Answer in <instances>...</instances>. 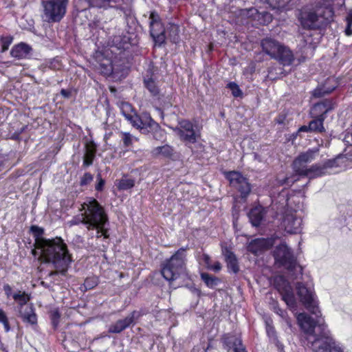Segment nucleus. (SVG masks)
<instances>
[{
  "mask_svg": "<svg viewBox=\"0 0 352 352\" xmlns=\"http://www.w3.org/2000/svg\"><path fill=\"white\" fill-rule=\"evenodd\" d=\"M296 287L301 302L318 318L314 321L305 313L297 316L298 324L305 333L307 346L315 352H344L341 344L332 337L324 319L320 317V311L312 285H305L302 283H298Z\"/></svg>",
  "mask_w": 352,
  "mask_h": 352,
  "instance_id": "obj_1",
  "label": "nucleus"
},
{
  "mask_svg": "<svg viewBox=\"0 0 352 352\" xmlns=\"http://www.w3.org/2000/svg\"><path fill=\"white\" fill-rule=\"evenodd\" d=\"M98 284V279L96 277L87 278L85 280L84 285L86 289H91L96 286Z\"/></svg>",
  "mask_w": 352,
  "mask_h": 352,
  "instance_id": "obj_46",
  "label": "nucleus"
},
{
  "mask_svg": "<svg viewBox=\"0 0 352 352\" xmlns=\"http://www.w3.org/2000/svg\"><path fill=\"white\" fill-rule=\"evenodd\" d=\"M274 285L282 296V300L286 303L292 311H296L297 302L290 283L283 276L278 275L274 278Z\"/></svg>",
  "mask_w": 352,
  "mask_h": 352,
  "instance_id": "obj_10",
  "label": "nucleus"
},
{
  "mask_svg": "<svg viewBox=\"0 0 352 352\" xmlns=\"http://www.w3.org/2000/svg\"><path fill=\"white\" fill-rule=\"evenodd\" d=\"M131 124L145 133L160 129L159 124L152 119L148 113H143L140 116L137 115Z\"/></svg>",
  "mask_w": 352,
  "mask_h": 352,
  "instance_id": "obj_16",
  "label": "nucleus"
},
{
  "mask_svg": "<svg viewBox=\"0 0 352 352\" xmlns=\"http://www.w3.org/2000/svg\"><path fill=\"white\" fill-rule=\"evenodd\" d=\"M311 131L309 129V125H303L301 127L299 128L298 132H309Z\"/></svg>",
  "mask_w": 352,
  "mask_h": 352,
  "instance_id": "obj_56",
  "label": "nucleus"
},
{
  "mask_svg": "<svg viewBox=\"0 0 352 352\" xmlns=\"http://www.w3.org/2000/svg\"><path fill=\"white\" fill-rule=\"evenodd\" d=\"M273 311L278 315L281 318H283L289 326H291L289 319L287 316V312L279 307L277 302H274L272 307Z\"/></svg>",
  "mask_w": 352,
  "mask_h": 352,
  "instance_id": "obj_36",
  "label": "nucleus"
},
{
  "mask_svg": "<svg viewBox=\"0 0 352 352\" xmlns=\"http://www.w3.org/2000/svg\"><path fill=\"white\" fill-rule=\"evenodd\" d=\"M79 211L80 214L69 222L70 226L82 223L91 238L109 239V217L104 207L96 199H87Z\"/></svg>",
  "mask_w": 352,
  "mask_h": 352,
  "instance_id": "obj_3",
  "label": "nucleus"
},
{
  "mask_svg": "<svg viewBox=\"0 0 352 352\" xmlns=\"http://www.w3.org/2000/svg\"><path fill=\"white\" fill-rule=\"evenodd\" d=\"M261 46L263 50L274 58L277 56V53L279 52L283 45L274 39L267 38L261 41Z\"/></svg>",
  "mask_w": 352,
  "mask_h": 352,
  "instance_id": "obj_19",
  "label": "nucleus"
},
{
  "mask_svg": "<svg viewBox=\"0 0 352 352\" xmlns=\"http://www.w3.org/2000/svg\"><path fill=\"white\" fill-rule=\"evenodd\" d=\"M270 210L269 208H263L261 206H256L252 208L248 213V217L252 226H259L265 219L266 215L270 212Z\"/></svg>",
  "mask_w": 352,
  "mask_h": 352,
  "instance_id": "obj_18",
  "label": "nucleus"
},
{
  "mask_svg": "<svg viewBox=\"0 0 352 352\" xmlns=\"http://www.w3.org/2000/svg\"><path fill=\"white\" fill-rule=\"evenodd\" d=\"M93 175L89 173H86L80 179V184L81 186H85L89 184L93 180Z\"/></svg>",
  "mask_w": 352,
  "mask_h": 352,
  "instance_id": "obj_50",
  "label": "nucleus"
},
{
  "mask_svg": "<svg viewBox=\"0 0 352 352\" xmlns=\"http://www.w3.org/2000/svg\"><path fill=\"white\" fill-rule=\"evenodd\" d=\"M274 204H273L272 205V210H274Z\"/></svg>",
  "mask_w": 352,
  "mask_h": 352,
  "instance_id": "obj_63",
  "label": "nucleus"
},
{
  "mask_svg": "<svg viewBox=\"0 0 352 352\" xmlns=\"http://www.w3.org/2000/svg\"><path fill=\"white\" fill-rule=\"evenodd\" d=\"M272 323V321L270 319L265 320L266 331L269 337H274L275 336V329Z\"/></svg>",
  "mask_w": 352,
  "mask_h": 352,
  "instance_id": "obj_48",
  "label": "nucleus"
},
{
  "mask_svg": "<svg viewBox=\"0 0 352 352\" xmlns=\"http://www.w3.org/2000/svg\"><path fill=\"white\" fill-rule=\"evenodd\" d=\"M127 38L125 36L122 37L121 36H113L112 39V45H114L118 49L125 48L124 44L126 43Z\"/></svg>",
  "mask_w": 352,
  "mask_h": 352,
  "instance_id": "obj_37",
  "label": "nucleus"
},
{
  "mask_svg": "<svg viewBox=\"0 0 352 352\" xmlns=\"http://www.w3.org/2000/svg\"><path fill=\"white\" fill-rule=\"evenodd\" d=\"M135 185V181L126 177L122 178L118 182L117 186L119 190H128L133 188Z\"/></svg>",
  "mask_w": 352,
  "mask_h": 352,
  "instance_id": "obj_33",
  "label": "nucleus"
},
{
  "mask_svg": "<svg viewBox=\"0 0 352 352\" xmlns=\"http://www.w3.org/2000/svg\"><path fill=\"white\" fill-rule=\"evenodd\" d=\"M90 6L98 8L107 9L108 8H116L124 12L125 14H129L131 9L130 0H87Z\"/></svg>",
  "mask_w": 352,
  "mask_h": 352,
  "instance_id": "obj_13",
  "label": "nucleus"
},
{
  "mask_svg": "<svg viewBox=\"0 0 352 352\" xmlns=\"http://www.w3.org/2000/svg\"><path fill=\"white\" fill-rule=\"evenodd\" d=\"M173 153V148L168 144L155 147L152 151L153 155L155 157H170Z\"/></svg>",
  "mask_w": 352,
  "mask_h": 352,
  "instance_id": "obj_28",
  "label": "nucleus"
},
{
  "mask_svg": "<svg viewBox=\"0 0 352 352\" xmlns=\"http://www.w3.org/2000/svg\"><path fill=\"white\" fill-rule=\"evenodd\" d=\"M196 128L190 121L181 120L178 122V126L174 128L173 131L182 141L188 144L195 143L200 136Z\"/></svg>",
  "mask_w": 352,
  "mask_h": 352,
  "instance_id": "obj_11",
  "label": "nucleus"
},
{
  "mask_svg": "<svg viewBox=\"0 0 352 352\" xmlns=\"http://www.w3.org/2000/svg\"><path fill=\"white\" fill-rule=\"evenodd\" d=\"M37 229H38L37 227H35V226L32 227V230H37Z\"/></svg>",
  "mask_w": 352,
  "mask_h": 352,
  "instance_id": "obj_60",
  "label": "nucleus"
},
{
  "mask_svg": "<svg viewBox=\"0 0 352 352\" xmlns=\"http://www.w3.org/2000/svg\"><path fill=\"white\" fill-rule=\"evenodd\" d=\"M274 58L278 60L285 66L290 65L294 60L292 52L284 45L282 46L279 52L277 53V56Z\"/></svg>",
  "mask_w": 352,
  "mask_h": 352,
  "instance_id": "obj_22",
  "label": "nucleus"
},
{
  "mask_svg": "<svg viewBox=\"0 0 352 352\" xmlns=\"http://www.w3.org/2000/svg\"><path fill=\"white\" fill-rule=\"evenodd\" d=\"M12 298L21 307H25L27 305V302L30 300L29 296L24 292H19L14 294Z\"/></svg>",
  "mask_w": 352,
  "mask_h": 352,
  "instance_id": "obj_31",
  "label": "nucleus"
},
{
  "mask_svg": "<svg viewBox=\"0 0 352 352\" xmlns=\"http://www.w3.org/2000/svg\"><path fill=\"white\" fill-rule=\"evenodd\" d=\"M0 322L3 324L4 329L6 332L10 331V325L8 320L5 311L0 307Z\"/></svg>",
  "mask_w": 352,
  "mask_h": 352,
  "instance_id": "obj_42",
  "label": "nucleus"
},
{
  "mask_svg": "<svg viewBox=\"0 0 352 352\" xmlns=\"http://www.w3.org/2000/svg\"><path fill=\"white\" fill-rule=\"evenodd\" d=\"M272 9L280 10L285 8L289 0H263Z\"/></svg>",
  "mask_w": 352,
  "mask_h": 352,
  "instance_id": "obj_32",
  "label": "nucleus"
},
{
  "mask_svg": "<svg viewBox=\"0 0 352 352\" xmlns=\"http://www.w3.org/2000/svg\"><path fill=\"white\" fill-rule=\"evenodd\" d=\"M122 140L126 146H129L132 144V136L129 133H123Z\"/></svg>",
  "mask_w": 352,
  "mask_h": 352,
  "instance_id": "obj_52",
  "label": "nucleus"
},
{
  "mask_svg": "<svg viewBox=\"0 0 352 352\" xmlns=\"http://www.w3.org/2000/svg\"><path fill=\"white\" fill-rule=\"evenodd\" d=\"M331 81H333V79L329 78L327 82H331Z\"/></svg>",
  "mask_w": 352,
  "mask_h": 352,
  "instance_id": "obj_61",
  "label": "nucleus"
},
{
  "mask_svg": "<svg viewBox=\"0 0 352 352\" xmlns=\"http://www.w3.org/2000/svg\"><path fill=\"white\" fill-rule=\"evenodd\" d=\"M275 262L279 266H283L289 271H298L302 273V267L297 264L292 251L285 243L276 246L274 251Z\"/></svg>",
  "mask_w": 352,
  "mask_h": 352,
  "instance_id": "obj_7",
  "label": "nucleus"
},
{
  "mask_svg": "<svg viewBox=\"0 0 352 352\" xmlns=\"http://www.w3.org/2000/svg\"><path fill=\"white\" fill-rule=\"evenodd\" d=\"M94 26L95 28H102V27L100 25V22L99 21H96V22H94Z\"/></svg>",
  "mask_w": 352,
  "mask_h": 352,
  "instance_id": "obj_59",
  "label": "nucleus"
},
{
  "mask_svg": "<svg viewBox=\"0 0 352 352\" xmlns=\"http://www.w3.org/2000/svg\"><path fill=\"white\" fill-rule=\"evenodd\" d=\"M31 47L23 43L15 45L10 52L11 56L16 58H25L30 52Z\"/></svg>",
  "mask_w": 352,
  "mask_h": 352,
  "instance_id": "obj_25",
  "label": "nucleus"
},
{
  "mask_svg": "<svg viewBox=\"0 0 352 352\" xmlns=\"http://www.w3.org/2000/svg\"><path fill=\"white\" fill-rule=\"evenodd\" d=\"M69 0H47L43 2V18L48 23L60 21L66 13Z\"/></svg>",
  "mask_w": 352,
  "mask_h": 352,
  "instance_id": "obj_8",
  "label": "nucleus"
},
{
  "mask_svg": "<svg viewBox=\"0 0 352 352\" xmlns=\"http://www.w3.org/2000/svg\"><path fill=\"white\" fill-rule=\"evenodd\" d=\"M0 322L3 324L4 329L6 332L10 331V325L8 320L5 311L0 307Z\"/></svg>",
  "mask_w": 352,
  "mask_h": 352,
  "instance_id": "obj_44",
  "label": "nucleus"
},
{
  "mask_svg": "<svg viewBox=\"0 0 352 352\" xmlns=\"http://www.w3.org/2000/svg\"><path fill=\"white\" fill-rule=\"evenodd\" d=\"M19 312L20 316L25 323L33 327L36 325L37 316L32 305H26L25 307H21Z\"/></svg>",
  "mask_w": 352,
  "mask_h": 352,
  "instance_id": "obj_20",
  "label": "nucleus"
},
{
  "mask_svg": "<svg viewBox=\"0 0 352 352\" xmlns=\"http://www.w3.org/2000/svg\"><path fill=\"white\" fill-rule=\"evenodd\" d=\"M352 19L349 18L347 20V27L346 28L345 32L347 36H351L352 34Z\"/></svg>",
  "mask_w": 352,
  "mask_h": 352,
  "instance_id": "obj_54",
  "label": "nucleus"
},
{
  "mask_svg": "<svg viewBox=\"0 0 352 352\" xmlns=\"http://www.w3.org/2000/svg\"><path fill=\"white\" fill-rule=\"evenodd\" d=\"M3 291L8 297L12 295V287L9 285H3Z\"/></svg>",
  "mask_w": 352,
  "mask_h": 352,
  "instance_id": "obj_55",
  "label": "nucleus"
},
{
  "mask_svg": "<svg viewBox=\"0 0 352 352\" xmlns=\"http://www.w3.org/2000/svg\"><path fill=\"white\" fill-rule=\"evenodd\" d=\"M335 87H336L335 85H333L332 87H329V88H327V89H325L324 87V88L318 87L314 90V96H316V97L322 96L324 94L331 93L335 89Z\"/></svg>",
  "mask_w": 352,
  "mask_h": 352,
  "instance_id": "obj_45",
  "label": "nucleus"
},
{
  "mask_svg": "<svg viewBox=\"0 0 352 352\" xmlns=\"http://www.w3.org/2000/svg\"><path fill=\"white\" fill-rule=\"evenodd\" d=\"M226 177L229 180L230 184L235 187L241 192L243 197H245L250 192V184L248 179L241 173L230 171L226 173Z\"/></svg>",
  "mask_w": 352,
  "mask_h": 352,
  "instance_id": "obj_14",
  "label": "nucleus"
},
{
  "mask_svg": "<svg viewBox=\"0 0 352 352\" xmlns=\"http://www.w3.org/2000/svg\"><path fill=\"white\" fill-rule=\"evenodd\" d=\"M120 109L123 116L132 124L137 116L132 106L129 102H122L120 104Z\"/></svg>",
  "mask_w": 352,
  "mask_h": 352,
  "instance_id": "obj_27",
  "label": "nucleus"
},
{
  "mask_svg": "<svg viewBox=\"0 0 352 352\" xmlns=\"http://www.w3.org/2000/svg\"><path fill=\"white\" fill-rule=\"evenodd\" d=\"M50 67L54 69H59L61 67V64L58 59H54L51 62Z\"/></svg>",
  "mask_w": 352,
  "mask_h": 352,
  "instance_id": "obj_53",
  "label": "nucleus"
},
{
  "mask_svg": "<svg viewBox=\"0 0 352 352\" xmlns=\"http://www.w3.org/2000/svg\"><path fill=\"white\" fill-rule=\"evenodd\" d=\"M224 256L228 264V267L234 273H236L239 271V266L235 255L232 252L226 250L224 252Z\"/></svg>",
  "mask_w": 352,
  "mask_h": 352,
  "instance_id": "obj_29",
  "label": "nucleus"
},
{
  "mask_svg": "<svg viewBox=\"0 0 352 352\" xmlns=\"http://www.w3.org/2000/svg\"><path fill=\"white\" fill-rule=\"evenodd\" d=\"M296 179H294V180H290L289 178H286L285 179V181L282 183V184H289L290 183H293L294 181H296Z\"/></svg>",
  "mask_w": 352,
  "mask_h": 352,
  "instance_id": "obj_58",
  "label": "nucleus"
},
{
  "mask_svg": "<svg viewBox=\"0 0 352 352\" xmlns=\"http://www.w3.org/2000/svg\"><path fill=\"white\" fill-rule=\"evenodd\" d=\"M101 72L104 74L105 76H109L113 73V67L111 63H108L107 65L105 64H101Z\"/></svg>",
  "mask_w": 352,
  "mask_h": 352,
  "instance_id": "obj_49",
  "label": "nucleus"
},
{
  "mask_svg": "<svg viewBox=\"0 0 352 352\" xmlns=\"http://www.w3.org/2000/svg\"><path fill=\"white\" fill-rule=\"evenodd\" d=\"M274 243L273 238L268 239H256L251 241L247 246L248 251L251 253L258 255L263 252L270 248Z\"/></svg>",
  "mask_w": 352,
  "mask_h": 352,
  "instance_id": "obj_17",
  "label": "nucleus"
},
{
  "mask_svg": "<svg viewBox=\"0 0 352 352\" xmlns=\"http://www.w3.org/2000/svg\"><path fill=\"white\" fill-rule=\"evenodd\" d=\"M202 259L208 269L214 272H219L221 269V265L219 262L216 261L213 265L210 263V258L208 255L204 254Z\"/></svg>",
  "mask_w": 352,
  "mask_h": 352,
  "instance_id": "obj_35",
  "label": "nucleus"
},
{
  "mask_svg": "<svg viewBox=\"0 0 352 352\" xmlns=\"http://www.w3.org/2000/svg\"><path fill=\"white\" fill-rule=\"evenodd\" d=\"M0 322L3 324L4 329L6 332L10 331V325L8 320L5 311L0 307Z\"/></svg>",
  "mask_w": 352,
  "mask_h": 352,
  "instance_id": "obj_43",
  "label": "nucleus"
},
{
  "mask_svg": "<svg viewBox=\"0 0 352 352\" xmlns=\"http://www.w3.org/2000/svg\"><path fill=\"white\" fill-rule=\"evenodd\" d=\"M316 118L310 121L309 129L311 132H322L324 130L323 126V121L325 118V116H315Z\"/></svg>",
  "mask_w": 352,
  "mask_h": 352,
  "instance_id": "obj_30",
  "label": "nucleus"
},
{
  "mask_svg": "<svg viewBox=\"0 0 352 352\" xmlns=\"http://www.w3.org/2000/svg\"><path fill=\"white\" fill-rule=\"evenodd\" d=\"M12 41L13 37L12 36H6L1 37L0 43L1 46V51L3 52L8 50Z\"/></svg>",
  "mask_w": 352,
  "mask_h": 352,
  "instance_id": "obj_39",
  "label": "nucleus"
},
{
  "mask_svg": "<svg viewBox=\"0 0 352 352\" xmlns=\"http://www.w3.org/2000/svg\"><path fill=\"white\" fill-rule=\"evenodd\" d=\"M223 342L228 349H232L234 352H245L242 346L241 340L238 337L226 335L223 338Z\"/></svg>",
  "mask_w": 352,
  "mask_h": 352,
  "instance_id": "obj_23",
  "label": "nucleus"
},
{
  "mask_svg": "<svg viewBox=\"0 0 352 352\" xmlns=\"http://www.w3.org/2000/svg\"><path fill=\"white\" fill-rule=\"evenodd\" d=\"M237 16L241 23H251L252 26L266 25L272 21L271 14L265 11L260 12L255 8L241 9Z\"/></svg>",
  "mask_w": 352,
  "mask_h": 352,
  "instance_id": "obj_9",
  "label": "nucleus"
},
{
  "mask_svg": "<svg viewBox=\"0 0 352 352\" xmlns=\"http://www.w3.org/2000/svg\"><path fill=\"white\" fill-rule=\"evenodd\" d=\"M318 149L309 150L300 154L293 162V169L296 175L305 176L310 179L323 175L327 169L325 165L315 164L307 167V164L312 162L318 154Z\"/></svg>",
  "mask_w": 352,
  "mask_h": 352,
  "instance_id": "obj_5",
  "label": "nucleus"
},
{
  "mask_svg": "<svg viewBox=\"0 0 352 352\" xmlns=\"http://www.w3.org/2000/svg\"><path fill=\"white\" fill-rule=\"evenodd\" d=\"M227 87H228V88H229L231 90L232 94L234 97H240V96H241L242 91L240 89V88L239 87L237 84H236L234 82H229L228 84Z\"/></svg>",
  "mask_w": 352,
  "mask_h": 352,
  "instance_id": "obj_41",
  "label": "nucleus"
},
{
  "mask_svg": "<svg viewBox=\"0 0 352 352\" xmlns=\"http://www.w3.org/2000/svg\"><path fill=\"white\" fill-rule=\"evenodd\" d=\"M332 109V105L329 101H322L316 104L311 109V113L314 116H323Z\"/></svg>",
  "mask_w": 352,
  "mask_h": 352,
  "instance_id": "obj_26",
  "label": "nucleus"
},
{
  "mask_svg": "<svg viewBox=\"0 0 352 352\" xmlns=\"http://www.w3.org/2000/svg\"><path fill=\"white\" fill-rule=\"evenodd\" d=\"M170 34L169 36L172 42L176 43L179 41V26L175 24H171L170 26Z\"/></svg>",
  "mask_w": 352,
  "mask_h": 352,
  "instance_id": "obj_38",
  "label": "nucleus"
},
{
  "mask_svg": "<svg viewBox=\"0 0 352 352\" xmlns=\"http://www.w3.org/2000/svg\"><path fill=\"white\" fill-rule=\"evenodd\" d=\"M97 180L98 183L96 186V190L98 191H101L103 189L104 185V180L101 177L100 174H98L97 175Z\"/></svg>",
  "mask_w": 352,
  "mask_h": 352,
  "instance_id": "obj_51",
  "label": "nucleus"
},
{
  "mask_svg": "<svg viewBox=\"0 0 352 352\" xmlns=\"http://www.w3.org/2000/svg\"><path fill=\"white\" fill-rule=\"evenodd\" d=\"M186 250L181 248L173 254L170 259L166 261L162 268V274L163 277L172 281L177 279L181 274L186 271Z\"/></svg>",
  "mask_w": 352,
  "mask_h": 352,
  "instance_id": "obj_6",
  "label": "nucleus"
},
{
  "mask_svg": "<svg viewBox=\"0 0 352 352\" xmlns=\"http://www.w3.org/2000/svg\"><path fill=\"white\" fill-rule=\"evenodd\" d=\"M61 93H62V94L65 95V90H62Z\"/></svg>",
  "mask_w": 352,
  "mask_h": 352,
  "instance_id": "obj_62",
  "label": "nucleus"
},
{
  "mask_svg": "<svg viewBox=\"0 0 352 352\" xmlns=\"http://www.w3.org/2000/svg\"><path fill=\"white\" fill-rule=\"evenodd\" d=\"M96 146L93 142H87L85 145V153L83 157V166H89L92 164L95 158Z\"/></svg>",
  "mask_w": 352,
  "mask_h": 352,
  "instance_id": "obj_24",
  "label": "nucleus"
},
{
  "mask_svg": "<svg viewBox=\"0 0 352 352\" xmlns=\"http://www.w3.org/2000/svg\"><path fill=\"white\" fill-rule=\"evenodd\" d=\"M135 312L131 313L125 318L118 320L115 324L109 327L110 333H118L127 328L133 322L135 318Z\"/></svg>",
  "mask_w": 352,
  "mask_h": 352,
  "instance_id": "obj_21",
  "label": "nucleus"
},
{
  "mask_svg": "<svg viewBox=\"0 0 352 352\" xmlns=\"http://www.w3.org/2000/svg\"><path fill=\"white\" fill-rule=\"evenodd\" d=\"M144 83L146 88L153 96L158 94V88L152 78L145 79Z\"/></svg>",
  "mask_w": 352,
  "mask_h": 352,
  "instance_id": "obj_40",
  "label": "nucleus"
},
{
  "mask_svg": "<svg viewBox=\"0 0 352 352\" xmlns=\"http://www.w3.org/2000/svg\"><path fill=\"white\" fill-rule=\"evenodd\" d=\"M32 254L38 256L42 263L50 264L55 269L54 272L49 274L50 276L58 273L64 274L72 261L67 245L60 237L51 239L37 238Z\"/></svg>",
  "mask_w": 352,
  "mask_h": 352,
  "instance_id": "obj_2",
  "label": "nucleus"
},
{
  "mask_svg": "<svg viewBox=\"0 0 352 352\" xmlns=\"http://www.w3.org/2000/svg\"><path fill=\"white\" fill-rule=\"evenodd\" d=\"M201 279L206 283V285L208 287H210V288L214 287L217 285V283L219 282V279L218 278H215L214 276H212L209 275L207 273H201Z\"/></svg>",
  "mask_w": 352,
  "mask_h": 352,
  "instance_id": "obj_34",
  "label": "nucleus"
},
{
  "mask_svg": "<svg viewBox=\"0 0 352 352\" xmlns=\"http://www.w3.org/2000/svg\"><path fill=\"white\" fill-rule=\"evenodd\" d=\"M150 20V32L155 43L158 45L162 44L166 39L165 30L160 21L158 14L152 12L149 16Z\"/></svg>",
  "mask_w": 352,
  "mask_h": 352,
  "instance_id": "obj_15",
  "label": "nucleus"
},
{
  "mask_svg": "<svg viewBox=\"0 0 352 352\" xmlns=\"http://www.w3.org/2000/svg\"><path fill=\"white\" fill-rule=\"evenodd\" d=\"M285 117L283 116H280L277 119L276 122L278 124H283L284 123Z\"/></svg>",
  "mask_w": 352,
  "mask_h": 352,
  "instance_id": "obj_57",
  "label": "nucleus"
},
{
  "mask_svg": "<svg viewBox=\"0 0 352 352\" xmlns=\"http://www.w3.org/2000/svg\"><path fill=\"white\" fill-rule=\"evenodd\" d=\"M331 16V10L318 3L314 7H305L298 14L301 26L305 29L316 30L326 25Z\"/></svg>",
  "mask_w": 352,
  "mask_h": 352,
  "instance_id": "obj_4",
  "label": "nucleus"
},
{
  "mask_svg": "<svg viewBox=\"0 0 352 352\" xmlns=\"http://www.w3.org/2000/svg\"><path fill=\"white\" fill-rule=\"evenodd\" d=\"M60 315L57 309H54L51 312L52 323L54 328H56L59 323Z\"/></svg>",
  "mask_w": 352,
  "mask_h": 352,
  "instance_id": "obj_47",
  "label": "nucleus"
},
{
  "mask_svg": "<svg viewBox=\"0 0 352 352\" xmlns=\"http://www.w3.org/2000/svg\"><path fill=\"white\" fill-rule=\"evenodd\" d=\"M302 216L297 210L287 211L283 218V226L290 234H298L302 231Z\"/></svg>",
  "mask_w": 352,
  "mask_h": 352,
  "instance_id": "obj_12",
  "label": "nucleus"
}]
</instances>
